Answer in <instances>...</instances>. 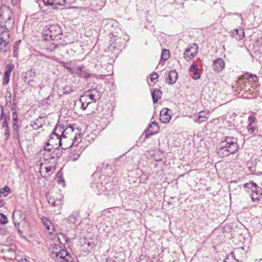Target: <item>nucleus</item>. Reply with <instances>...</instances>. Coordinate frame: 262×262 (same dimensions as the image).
<instances>
[{
	"label": "nucleus",
	"instance_id": "39448f33",
	"mask_svg": "<svg viewBox=\"0 0 262 262\" xmlns=\"http://www.w3.org/2000/svg\"><path fill=\"white\" fill-rule=\"evenodd\" d=\"M246 190L250 193L251 198L253 202H258L262 196V188L256 183L251 182L244 184Z\"/></svg>",
	"mask_w": 262,
	"mask_h": 262
},
{
	"label": "nucleus",
	"instance_id": "8fccbe9b",
	"mask_svg": "<svg viewBox=\"0 0 262 262\" xmlns=\"http://www.w3.org/2000/svg\"><path fill=\"white\" fill-rule=\"evenodd\" d=\"M12 120H13V122H17V115L16 113V112H13V113H12Z\"/></svg>",
	"mask_w": 262,
	"mask_h": 262
},
{
	"label": "nucleus",
	"instance_id": "393cba45",
	"mask_svg": "<svg viewBox=\"0 0 262 262\" xmlns=\"http://www.w3.org/2000/svg\"><path fill=\"white\" fill-rule=\"evenodd\" d=\"M162 94V91L159 89H155L151 93V96L154 103H156L159 99L161 98Z\"/></svg>",
	"mask_w": 262,
	"mask_h": 262
},
{
	"label": "nucleus",
	"instance_id": "603ef678",
	"mask_svg": "<svg viewBox=\"0 0 262 262\" xmlns=\"http://www.w3.org/2000/svg\"><path fill=\"white\" fill-rule=\"evenodd\" d=\"M18 128V125L17 124V122H13V128L14 131L17 130Z\"/></svg>",
	"mask_w": 262,
	"mask_h": 262
},
{
	"label": "nucleus",
	"instance_id": "3c124183",
	"mask_svg": "<svg viewBox=\"0 0 262 262\" xmlns=\"http://www.w3.org/2000/svg\"><path fill=\"white\" fill-rule=\"evenodd\" d=\"M63 92L65 94H70L73 92V90H71V89L69 88L68 89H67V88L64 89Z\"/></svg>",
	"mask_w": 262,
	"mask_h": 262
},
{
	"label": "nucleus",
	"instance_id": "20e7f679",
	"mask_svg": "<svg viewBox=\"0 0 262 262\" xmlns=\"http://www.w3.org/2000/svg\"><path fill=\"white\" fill-rule=\"evenodd\" d=\"M112 35L110 37L109 49L112 50V49H117L119 50L123 48L128 39V36L121 30L119 32L112 33Z\"/></svg>",
	"mask_w": 262,
	"mask_h": 262
},
{
	"label": "nucleus",
	"instance_id": "72a5a7b5",
	"mask_svg": "<svg viewBox=\"0 0 262 262\" xmlns=\"http://www.w3.org/2000/svg\"><path fill=\"white\" fill-rule=\"evenodd\" d=\"M10 191V188L7 186H5L3 188L0 189V193L3 194L4 196H7Z\"/></svg>",
	"mask_w": 262,
	"mask_h": 262
},
{
	"label": "nucleus",
	"instance_id": "4468645a",
	"mask_svg": "<svg viewBox=\"0 0 262 262\" xmlns=\"http://www.w3.org/2000/svg\"><path fill=\"white\" fill-rule=\"evenodd\" d=\"M213 69L216 72H221L225 68V61L222 58H217L213 61Z\"/></svg>",
	"mask_w": 262,
	"mask_h": 262
},
{
	"label": "nucleus",
	"instance_id": "5fc2aeb1",
	"mask_svg": "<svg viewBox=\"0 0 262 262\" xmlns=\"http://www.w3.org/2000/svg\"><path fill=\"white\" fill-rule=\"evenodd\" d=\"M10 132H5V134H4V137H5V141H7L9 137H10V134H9Z\"/></svg>",
	"mask_w": 262,
	"mask_h": 262
},
{
	"label": "nucleus",
	"instance_id": "b1692460",
	"mask_svg": "<svg viewBox=\"0 0 262 262\" xmlns=\"http://www.w3.org/2000/svg\"><path fill=\"white\" fill-rule=\"evenodd\" d=\"M89 92H97V94L95 93H91L89 94L88 96L90 98V99L92 100H93L94 102L96 101L97 99H100L101 96V94L98 90L96 89H92L89 91Z\"/></svg>",
	"mask_w": 262,
	"mask_h": 262
},
{
	"label": "nucleus",
	"instance_id": "423d86ee",
	"mask_svg": "<svg viewBox=\"0 0 262 262\" xmlns=\"http://www.w3.org/2000/svg\"><path fill=\"white\" fill-rule=\"evenodd\" d=\"M238 148V146L237 143L230 142L229 145H223V142H222L216 147V151L219 156L224 158L235 153L237 151Z\"/></svg>",
	"mask_w": 262,
	"mask_h": 262
},
{
	"label": "nucleus",
	"instance_id": "473e14b6",
	"mask_svg": "<svg viewBox=\"0 0 262 262\" xmlns=\"http://www.w3.org/2000/svg\"><path fill=\"white\" fill-rule=\"evenodd\" d=\"M35 76V72L33 69H30L25 73V76L24 77L25 79H28L30 78H33Z\"/></svg>",
	"mask_w": 262,
	"mask_h": 262
},
{
	"label": "nucleus",
	"instance_id": "4c0bfd02",
	"mask_svg": "<svg viewBox=\"0 0 262 262\" xmlns=\"http://www.w3.org/2000/svg\"><path fill=\"white\" fill-rule=\"evenodd\" d=\"M68 251L66 250H61L58 253L56 254V256L59 257L63 260L65 256L68 254Z\"/></svg>",
	"mask_w": 262,
	"mask_h": 262
},
{
	"label": "nucleus",
	"instance_id": "c756f323",
	"mask_svg": "<svg viewBox=\"0 0 262 262\" xmlns=\"http://www.w3.org/2000/svg\"><path fill=\"white\" fill-rule=\"evenodd\" d=\"M21 42V40H19L15 42L13 46V57H16L18 56V50H19V46Z\"/></svg>",
	"mask_w": 262,
	"mask_h": 262
},
{
	"label": "nucleus",
	"instance_id": "37998d69",
	"mask_svg": "<svg viewBox=\"0 0 262 262\" xmlns=\"http://www.w3.org/2000/svg\"><path fill=\"white\" fill-rule=\"evenodd\" d=\"M39 120L37 119L33 123V124H32L33 129L37 130L42 126V124H39Z\"/></svg>",
	"mask_w": 262,
	"mask_h": 262
},
{
	"label": "nucleus",
	"instance_id": "49530a36",
	"mask_svg": "<svg viewBox=\"0 0 262 262\" xmlns=\"http://www.w3.org/2000/svg\"><path fill=\"white\" fill-rule=\"evenodd\" d=\"M13 222L15 225V228L17 229V231L19 233H22V231H21L19 228V223L18 222H16L14 221V214H13Z\"/></svg>",
	"mask_w": 262,
	"mask_h": 262
},
{
	"label": "nucleus",
	"instance_id": "13d9d810",
	"mask_svg": "<svg viewBox=\"0 0 262 262\" xmlns=\"http://www.w3.org/2000/svg\"><path fill=\"white\" fill-rule=\"evenodd\" d=\"M45 169H46V172H50L52 171V170L53 169V167L48 166V167H46Z\"/></svg>",
	"mask_w": 262,
	"mask_h": 262
},
{
	"label": "nucleus",
	"instance_id": "79ce46f5",
	"mask_svg": "<svg viewBox=\"0 0 262 262\" xmlns=\"http://www.w3.org/2000/svg\"><path fill=\"white\" fill-rule=\"evenodd\" d=\"M61 262H74V258L68 252L64 258L61 260Z\"/></svg>",
	"mask_w": 262,
	"mask_h": 262
},
{
	"label": "nucleus",
	"instance_id": "f3484780",
	"mask_svg": "<svg viewBox=\"0 0 262 262\" xmlns=\"http://www.w3.org/2000/svg\"><path fill=\"white\" fill-rule=\"evenodd\" d=\"M244 30L242 28L236 29L230 32L231 36L236 40H241L244 36Z\"/></svg>",
	"mask_w": 262,
	"mask_h": 262
},
{
	"label": "nucleus",
	"instance_id": "0eeeda50",
	"mask_svg": "<svg viewBox=\"0 0 262 262\" xmlns=\"http://www.w3.org/2000/svg\"><path fill=\"white\" fill-rule=\"evenodd\" d=\"M91 187L97 194H99L109 191L110 184L106 182L104 179H102V177H100L98 180H94L91 184Z\"/></svg>",
	"mask_w": 262,
	"mask_h": 262
},
{
	"label": "nucleus",
	"instance_id": "f704fd0d",
	"mask_svg": "<svg viewBox=\"0 0 262 262\" xmlns=\"http://www.w3.org/2000/svg\"><path fill=\"white\" fill-rule=\"evenodd\" d=\"M235 253L234 252H231L229 254L227 255L224 258V262H231L233 259H234Z\"/></svg>",
	"mask_w": 262,
	"mask_h": 262
},
{
	"label": "nucleus",
	"instance_id": "1a4fd4ad",
	"mask_svg": "<svg viewBox=\"0 0 262 262\" xmlns=\"http://www.w3.org/2000/svg\"><path fill=\"white\" fill-rule=\"evenodd\" d=\"M46 198L48 203L54 207H59L62 204L63 196L59 193L57 192L51 195L47 193Z\"/></svg>",
	"mask_w": 262,
	"mask_h": 262
},
{
	"label": "nucleus",
	"instance_id": "cd10ccee",
	"mask_svg": "<svg viewBox=\"0 0 262 262\" xmlns=\"http://www.w3.org/2000/svg\"><path fill=\"white\" fill-rule=\"evenodd\" d=\"M71 62H66L63 63V67L64 68L67 69L69 71V72L70 73L74 76V75H76L77 72L76 71V68H74L70 67Z\"/></svg>",
	"mask_w": 262,
	"mask_h": 262
},
{
	"label": "nucleus",
	"instance_id": "052dcab7",
	"mask_svg": "<svg viewBox=\"0 0 262 262\" xmlns=\"http://www.w3.org/2000/svg\"><path fill=\"white\" fill-rule=\"evenodd\" d=\"M20 0H11V3L13 5H16Z\"/></svg>",
	"mask_w": 262,
	"mask_h": 262
},
{
	"label": "nucleus",
	"instance_id": "09e8293b",
	"mask_svg": "<svg viewBox=\"0 0 262 262\" xmlns=\"http://www.w3.org/2000/svg\"><path fill=\"white\" fill-rule=\"evenodd\" d=\"M150 80L152 82L154 81V80L157 79L158 78V75L156 73H152L150 75Z\"/></svg>",
	"mask_w": 262,
	"mask_h": 262
},
{
	"label": "nucleus",
	"instance_id": "f8f14e48",
	"mask_svg": "<svg viewBox=\"0 0 262 262\" xmlns=\"http://www.w3.org/2000/svg\"><path fill=\"white\" fill-rule=\"evenodd\" d=\"M209 117V112L207 111H203L195 116L194 120L198 123H201L206 121Z\"/></svg>",
	"mask_w": 262,
	"mask_h": 262
},
{
	"label": "nucleus",
	"instance_id": "a19ab883",
	"mask_svg": "<svg viewBox=\"0 0 262 262\" xmlns=\"http://www.w3.org/2000/svg\"><path fill=\"white\" fill-rule=\"evenodd\" d=\"M8 223L7 216L3 213H0V223L2 224H6Z\"/></svg>",
	"mask_w": 262,
	"mask_h": 262
},
{
	"label": "nucleus",
	"instance_id": "4d7b16f0",
	"mask_svg": "<svg viewBox=\"0 0 262 262\" xmlns=\"http://www.w3.org/2000/svg\"><path fill=\"white\" fill-rule=\"evenodd\" d=\"M80 101H81V103H82L81 108H82L83 110H86V108L87 106H88V105H89L90 103V102H88V103H87L86 105V106H84V103L82 102L81 100L80 99Z\"/></svg>",
	"mask_w": 262,
	"mask_h": 262
},
{
	"label": "nucleus",
	"instance_id": "bf43d9fd",
	"mask_svg": "<svg viewBox=\"0 0 262 262\" xmlns=\"http://www.w3.org/2000/svg\"><path fill=\"white\" fill-rule=\"evenodd\" d=\"M6 232V229L4 228H0V234H5Z\"/></svg>",
	"mask_w": 262,
	"mask_h": 262
},
{
	"label": "nucleus",
	"instance_id": "aec40b11",
	"mask_svg": "<svg viewBox=\"0 0 262 262\" xmlns=\"http://www.w3.org/2000/svg\"><path fill=\"white\" fill-rule=\"evenodd\" d=\"M108 59L107 56H103L99 58V59L97 60V64L100 66L103 69L104 68L106 67L105 69L106 68H108L110 69H112V66L108 62H107Z\"/></svg>",
	"mask_w": 262,
	"mask_h": 262
},
{
	"label": "nucleus",
	"instance_id": "6e6d98bb",
	"mask_svg": "<svg viewBox=\"0 0 262 262\" xmlns=\"http://www.w3.org/2000/svg\"><path fill=\"white\" fill-rule=\"evenodd\" d=\"M244 250V247H239L235 249V252L236 253H239Z\"/></svg>",
	"mask_w": 262,
	"mask_h": 262
},
{
	"label": "nucleus",
	"instance_id": "2f4dec72",
	"mask_svg": "<svg viewBox=\"0 0 262 262\" xmlns=\"http://www.w3.org/2000/svg\"><path fill=\"white\" fill-rule=\"evenodd\" d=\"M169 57L170 54L169 50L167 49L163 50L161 55V59L165 61L169 58Z\"/></svg>",
	"mask_w": 262,
	"mask_h": 262
},
{
	"label": "nucleus",
	"instance_id": "a878e982",
	"mask_svg": "<svg viewBox=\"0 0 262 262\" xmlns=\"http://www.w3.org/2000/svg\"><path fill=\"white\" fill-rule=\"evenodd\" d=\"M79 216L78 212L75 211L68 217L67 222L71 224H75L76 222L78 221Z\"/></svg>",
	"mask_w": 262,
	"mask_h": 262
},
{
	"label": "nucleus",
	"instance_id": "2eb2a0df",
	"mask_svg": "<svg viewBox=\"0 0 262 262\" xmlns=\"http://www.w3.org/2000/svg\"><path fill=\"white\" fill-rule=\"evenodd\" d=\"M168 108H163L160 111V120L164 123H168L171 119L170 115L168 114Z\"/></svg>",
	"mask_w": 262,
	"mask_h": 262
},
{
	"label": "nucleus",
	"instance_id": "680f3d73",
	"mask_svg": "<svg viewBox=\"0 0 262 262\" xmlns=\"http://www.w3.org/2000/svg\"><path fill=\"white\" fill-rule=\"evenodd\" d=\"M5 203L2 200H0V208L4 206Z\"/></svg>",
	"mask_w": 262,
	"mask_h": 262
},
{
	"label": "nucleus",
	"instance_id": "a18cd8bd",
	"mask_svg": "<svg viewBox=\"0 0 262 262\" xmlns=\"http://www.w3.org/2000/svg\"><path fill=\"white\" fill-rule=\"evenodd\" d=\"M10 79V75L4 73L3 79V84H7L8 83Z\"/></svg>",
	"mask_w": 262,
	"mask_h": 262
},
{
	"label": "nucleus",
	"instance_id": "ea45409f",
	"mask_svg": "<svg viewBox=\"0 0 262 262\" xmlns=\"http://www.w3.org/2000/svg\"><path fill=\"white\" fill-rule=\"evenodd\" d=\"M54 149L53 146H47V143L43 146V149H41L40 151V153L43 152H50L51 151L52 149Z\"/></svg>",
	"mask_w": 262,
	"mask_h": 262
},
{
	"label": "nucleus",
	"instance_id": "a211bd4d",
	"mask_svg": "<svg viewBox=\"0 0 262 262\" xmlns=\"http://www.w3.org/2000/svg\"><path fill=\"white\" fill-rule=\"evenodd\" d=\"M178 77V74L176 71H171L168 74V78H166V82L170 84H173L177 81Z\"/></svg>",
	"mask_w": 262,
	"mask_h": 262
},
{
	"label": "nucleus",
	"instance_id": "7c9ffc66",
	"mask_svg": "<svg viewBox=\"0 0 262 262\" xmlns=\"http://www.w3.org/2000/svg\"><path fill=\"white\" fill-rule=\"evenodd\" d=\"M153 128V129L155 130V131H158L159 130V127L158 126V124L157 122L154 121L149 124L148 126L146 128L144 131H152L151 128Z\"/></svg>",
	"mask_w": 262,
	"mask_h": 262
},
{
	"label": "nucleus",
	"instance_id": "c9c22d12",
	"mask_svg": "<svg viewBox=\"0 0 262 262\" xmlns=\"http://www.w3.org/2000/svg\"><path fill=\"white\" fill-rule=\"evenodd\" d=\"M223 144L229 145L230 142L232 143H237L236 139L233 138H231L229 137H226L224 141H222Z\"/></svg>",
	"mask_w": 262,
	"mask_h": 262
},
{
	"label": "nucleus",
	"instance_id": "9d476101",
	"mask_svg": "<svg viewBox=\"0 0 262 262\" xmlns=\"http://www.w3.org/2000/svg\"><path fill=\"white\" fill-rule=\"evenodd\" d=\"M46 6H65L66 4L71 5L75 2L76 0H42Z\"/></svg>",
	"mask_w": 262,
	"mask_h": 262
},
{
	"label": "nucleus",
	"instance_id": "c85d7f7f",
	"mask_svg": "<svg viewBox=\"0 0 262 262\" xmlns=\"http://www.w3.org/2000/svg\"><path fill=\"white\" fill-rule=\"evenodd\" d=\"M57 182L58 184H62L63 186H65L66 183L63 178L62 173L59 171H58L56 176Z\"/></svg>",
	"mask_w": 262,
	"mask_h": 262
},
{
	"label": "nucleus",
	"instance_id": "ddd939ff",
	"mask_svg": "<svg viewBox=\"0 0 262 262\" xmlns=\"http://www.w3.org/2000/svg\"><path fill=\"white\" fill-rule=\"evenodd\" d=\"M255 115L256 113H252L248 117V131H256L257 130V126L255 125L256 120Z\"/></svg>",
	"mask_w": 262,
	"mask_h": 262
},
{
	"label": "nucleus",
	"instance_id": "0e129e2a",
	"mask_svg": "<svg viewBox=\"0 0 262 262\" xmlns=\"http://www.w3.org/2000/svg\"><path fill=\"white\" fill-rule=\"evenodd\" d=\"M155 161H157V162H160V161H162L163 159L162 158H155Z\"/></svg>",
	"mask_w": 262,
	"mask_h": 262
},
{
	"label": "nucleus",
	"instance_id": "f03ea898",
	"mask_svg": "<svg viewBox=\"0 0 262 262\" xmlns=\"http://www.w3.org/2000/svg\"><path fill=\"white\" fill-rule=\"evenodd\" d=\"M61 135H59L56 132H52L49 139L47 142V146H53L54 148L56 147H61V149H66L71 147L72 145L77 146L78 144L81 142L82 137L85 132L83 134L80 132L78 134H76L72 140V144L69 147H62V138H66V136L63 134L64 132H61Z\"/></svg>",
	"mask_w": 262,
	"mask_h": 262
},
{
	"label": "nucleus",
	"instance_id": "f257e3e1",
	"mask_svg": "<svg viewBox=\"0 0 262 262\" xmlns=\"http://www.w3.org/2000/svg\"><path fill=\"white\" fill-rule=\"evenodd\" d=\"M6 19L4 15L0 14V51L5 52L9 49L10 35L8 32L12 28L13 19L11 17V12L7 10Z\"/></svg>",
	"mask_w": 262,
	"mask_h": 262
},
{
	"label": "nucleus",
	"instance_id": "dca6fc26",
	"mask_svg": "<svg viewBox=\"0 0 262 262\" xmlns=\"http://www.w3.org/2000/svg\"><path fill=\"white\" fill-rule=\"evenodd\" d=\"M250 79H252V81L253 82H256L258 80V77L255 75L246 73L239 79V82L244 83L246 86V83H248L246 80L250 81Z\"/></svg>",
	"mask_w": 262,
	"mask_h": 262
},
{
	"label": "nucleus",
	"instance_id": "bb28decb",
	"mask_svg": "<svg viewBox=\"0 0 262 262\" xmlns=\"http://www.w3.org/2000/svg\"><path fill=\"white\" fill-rule=\"evenodd\" d=\"M62 150H60L59 147H56L53 149V150L51 152L50 156L53 159H58L62 156Z\"/></svg>",
	"mask_w": 262,
	"mask_h": 262
},
{
	"label": "nucleus",
	"instance_id": "338daca9",
	"mask_svg": "<svg viewBox=\"0 0 262 262\" xmlns=\"http://www.w3.org/2000/svg\"><path fill=\"white\" fill-rule=\"evenodd\" d=\"M79 156V155H78L77 157H74L72 158L73 160V161H75V160H76L77 159H78V158Z\"/></svg>",
	"mask_w": 262,
	"mask_h": 262
},
{
	"label": "nucleus",
	"instance_id": "9b49d317",
	"mask_svg": "<svg viewBox=\"0 0 262 262\" xmlns=\"http://www.w3.org/2000/svg\"><path fill=\"white\" fill-rule=\"evenodd\" d=\"M76 71L77 73L74 77H79L84 78L91 77V74L83 66L76 67Z\"/></svg>",
	"mask_w": 262,
	"mask_h": 262
},
{
	"label": "nucleus",
	"instance_id": "e2e57ef3",
	"mask_svg": "<svg viewBox=\"0 0 262 262\" xmlns=\"http://www.w3.org/2000/svg\"><path fill=\"white\" fill-rule=\"evenodd\" d=\"M21 262H30L29 260L27 258H21Z\"/></svg>",
	"mask_w": 262,
	"mask_h": 262
},
{
	"label": "nucleus",
	"instance_id": "6e6552de",
	"mask_svg": "<svg viewBox=\"0 0 262 262\" xmlns=\"http://www.w3.org/2000/svg\"><path fill=\"white\" fill-rule=\"evenodd\" d=\"M198 46L196 43L189 44L185 49L184 58L187 61H189L193 58L198 53Z\"/></svg>",
	"mask_w": 262,
	"mask_h": 262
},
{
	"label": "nucleus",
	"instance_id": "5701e85b",
	"mask_svg": "<svg viewBox=\"0 0 262 262\" xmlns=\"http://www.w3.org/2000/svg\"><path fill=\"white\" fill-rule=\"evenodd\" d=\"M3 115V113L2 112L0 118V129L3 130V131H8L7 118L6 116L4 117Z\"/></svg>",
	"mask_w": 262,
	"mask_h": 262
},
{
	"label": "nucleus",
	"instance_id": "c03bdc74",
	"mask_svg": "<svg viewBox=\"0 0 262 262\" xmlns=\"http://www.w3.org/2000/svg\"><path fill=\"white\" fill-rule=\"evenodd\" d=\"M51 153V151L50 152H42V153H40V155H42V156H43V158H44L45 160L48 161V160H50V159H53V158H51V156H50Z\"/></svg>",
	"mask_w": 262,
	"mask_h": 262
},
{
	"label": "nucleus",
	"instance_id": "e433bc0d",
	"mask_svg": "<svg viewBox=\"0 0 262 262\" xmlns=\"http://www.w3.org/2000/svg\"><path fill=\"white\" fill-rule=\"evenodd\" d=\"M41 221L43 223L45 226L46 227V228L49 230L50 225L52 224L50 221L48 219L46 216H42L41 217Z\"/></svg>",
	"mask_w": 262,
	"mask_h": 262
},
{
	"label": "nucleus",
	"instance_id": "58836bf2",
	"mask_svg": "<svg viewBox=\"0 0 262 262\" xmlns=\"http://www.w3.org/2000/svg\"><path fill=\"white\" fill-rule=\"evenodd\" d=\"M14 65L12 63L8 64L6 67V70L5 71L4 73H5V74L7 73V74L10 75V74H11L12 71L13 70V69H14Z\"/></svg>",
	"mask_w": 262,
	"mask_h": 262
},
{
	"label": "nucleus",
	"instance_id": "412c9836",
	"mask_svg": "<svg viewBox=\"0 0 262 262\" xmlns=\"http://www.w3.org/2000/svg\"><path fill=\"white\" fill-rule=\"evenodd\" d=\"M158 133L159 132H143V134L140 136V137L137 140L136 145L137 146H140V142H143L146 139L148 138L150 136L155 135Z\"/></svg>",
	"mask_w": 262,
	"mask_h": 262
},
{
	"label": "nucleus",
	"instance_id": "864d4df0",
	"mask_svg": "<svg viewBox=\"0 0 262 262\" xmlns=\"http://www.w3.org/2000/svg\"><path fill=\"white\" fill-rule=\"evenodd\" d=\"M89 137L91 138L92 139H94L96 137V134H94L93 132H91L89 135H87Z\"/></svg>",
	"mask_w": 262,
	"mask_h": 262
},
{
	"label": "nucleus",
	"instance_id": "6ab92c4d",
	"mask_svg": "<svg viewBox=\"0 0 262 262\" xmlns=\"http://www.w3.org/2000/svg\"><path fill=\"white\" fill-rule=\"evenodd\" d=\"M68 123L67 122L58 121L53 131H56L57 129L59 131H66L68 128H70L73 131L74 129L70 125L68 126Z\"/></svg>",
	"mask_w": 262,
	"mask_h": 262
},
{
	"label": "nucleus",
	"instance_id": "7ed1b4c3",
	"mask_svg": "<svg viewBox=\"0 0 262 262\" xmlns=\"http://www.w3.org/2000/svg\"><path fill=\"white\" fill-rule=\"evenodd\" d=\"M42 37L46 40H58L61 39V28L57 24L46 25L42 31Z\"/></svg>",
	"mask_w": 262,
	"mask_h": 262
},
{
	"label": "nucleus",
	"instance_id": "4be33fe9",
	"mask_svg": "<svg viewBox=\"0 0 262 262\" xmlns=\"http://www.w3.org/2000/svg\"><path fill=\"white\" fill-rule=\"evenodd\" d=\"M189 71L193 73L191 77L193 79L196 80L200 79L201 75L198 72V68L196 64H191L190 67Z\"/></svg>",
	"mask_w": 262,
	"mask_h": 262
},
{
	"label": "nucleus",
	"instance_id": "774afa93",
	"mask_svg": "<svg viewBox=\"0 0 262 262\" xmlns=\"http://www.w3.org/2000/svg\"><path fill=\"white\" fill-rule=\"evenodd\" d=\"M93 177H99V176H98V173H94V174L93 175Z\"/></svg>",
	"mask_w": 262,
	"mask_h": 262
},
{
	"label": "nucleus",
	"instance_id": "de8ad7c7",
	"mask_svg": "<svg viewBox=\"0 0 262 262\" xmlns=\"http://www.w3.org/2000/svg\"><path fill=\"white\" fill-rule=\"evenodd\" d=\"M25 82H27L30 86H33L34 80L33 78H29L28 79H25Z\"/></svg>",
	"mask_w": 262,
	"mask_h": 262
},
{
	"label": "nucleus",
	"instance_id": "69168bd1",
	"mask_svg": "<svg viewBox=\"0 0 262 262\" xmlns=\"http://www.w3.org/2000/svg\"><path fill=\"white\" fill-rule=\"evenodd\" d=\"M105 262H115L114 260L112 258L107 259Z\"/></svg>",
	"mask_w": 262,
	"mask_h": 262
}]
</instances>
